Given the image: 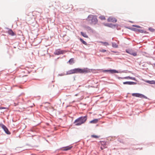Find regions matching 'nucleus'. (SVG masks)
Returning a JSON list of instances; mask_svg holds the SVG:
<instances>
[{
	"label": "nucleus",
	"instance_id": "obj_1",
	"mask_svg": "<svg viewBox=\"0 0 155 155\" xmlns=\"http://www.w3.org/2000/svg\"><path fill=\"white\" fill-rule=\"evenodd\" d=\"M93 69H89L87 68H74L66 72V75L71 74H86L92 71Z\"/></svg>",
	"mask_w": 155,
	"mask_h": 155
},
{
	"label": "nucleus",
	"instance_id": "obj_2",
	"mask_svg": "<svg viewBox=\"0 0 155 155\" xmlns=\"http://www.w3.org/2000/svg\"><path fill=\"white\" fill-rule=\"evenodd\" d=\"M87 115L84 116H81L76 119L74 122L75 126H80L84 124L87 120Z\"/></svg>",
	"mask_w": 155,
	"mask_h": 155
},
{
	"label": "nucleus",
	"instance_id": "obj_3",
	"mask_svg": "<svg viewBox=\"0 0 155 155\" xmlns=\"http://www.w3.org/2000/svg\"><path fill=\"white\" fill-rule=\"evenodd\" d=\"M87 20L88 21H91L90 24H96L98 22V20L96 16L93 15H89L88 16Z\"/></svg>",
	"mask_w": 155,
	"mask_h": 155
},
{
	"label": "nucleus",
	"instance_id": "obj_4",
	"mask_svg": "<svg viewBox=\"0 0 155 155\" xmlns=\"http://www.w3.org/2000/svg\"><path fill=\"white\" fill-rule=\"evenodd\" d=\"M103 25L105 26H107L110 28H112L113 29H115L116 28L117 30H119L120 29V28H118V27L119 26V25L118 24H114L111 23H104Z\"/></svg>",
	"mask_w": 155,
	"mask_h": 155
},
{
	"label": "nucleus",
	"instance_id": "obj_5",
	"mask_svg": "<svg viewBox=\"0 0 155 155\" xmlns=\"http://www.w3.org/2000/svg\"><path fill=\"white\" fill-rule=\"evenodd\" d=\"M103 71L104 72H109L111 74H113L116 73H122L125 72L124 71H118V70H117L114 69L104 70Z\"/></svg>",
	"mask_w": 155,
	"mask_h": 155
},
{
	"label": "nucleus",
	"instance_id": "obj_6",
	"mask_svg": "<svg viewBox=\"0 0 155 155\" xmlns=\"http://www.w3.org/2000/svg\"><path fill=\"white\" fill-rule=\"evenodd\" d=\"M132 95L134 97H135L142 98L147 99H148L149 100H150V99L149 98H148L147 96L140 93H133L132 94Z\"/></svg>",
	"mask_w": 155,
	"mask_h": 155
},
{
	"label": "nucleus",
	"instance_id": "obj_7",
	"mask_svg": "<svg viewBox=\"0 0 155 155\" xmlns=\"http://www.w3.org/2000/svg\"><path fill=\"white\" fill-rule=\"evenodd\" d=\"M0 127L3 129L6 134L8 135H10L11 134V132L9 131L8 129L3 124H0Z\"/></svg>",
	"mask_w": 155,
	"mask_h": 155
},
{
	"label": "nucleus",
	"instance_id": "obj_8",
	"mask_svg": "<svg viewBox=\"0 0 155 155\" xmlns=\"http://www.w3.org/2000/svg\"><path fill=\"white\" fill-rule=\"evenodd\" d=\"M126 52L134 56H136L137 55V53L135 52L132 49H128L125 50Z\"/></svg>",
	"mask_w": 155,
	"mask_h": 155
},
{
	"label": "nucleus",
	"instance_id": "obj_9",
	"mask_svg": "<svg viewBox=\"0 0 155 155\" xmlns=\"http://www.w3.org/2000/svg\"><path fill=\"white\" fill-rule=\"evenodd\" d=\"M66 51L65 50H61L60 49H56L54 52V54L55 55H58L64 54Z\"/></svg>",
	"mask_w": 155,
	"mask_h": 155
},
{
	"label": "nucleus",
	"instance_id": "obj_10",
	"mask_svg": "<svg viewBox=\"0 0 155 155\" xmlns=\"http://www.w3.org/2000/svg\"><path fill=\"white\" fill-rule=\"evenodd\" d=\"M108 22H112L114 23L116 22L117 20L115 18H113L112 17H110L107 19Z\"/></svg>",
	"mask_w": 155,
	"mask_h": 155
},
{
	"label": "nucleus",
	"instance_id": "obj_11",
	"mask_svg": "<svg viewBox=\"0 0 155 155\" xmlns=\"http://www.w3.org/2000/svg\"><path fill=\"white\" fill-rule=\"evenodd\" d=\"M73 147V146H67L62 147V148H63L62 150L64 151H67L70 150Z\"/></svg>",
	"mask_w": 155,
	"mask_h": 155
},
{
	"label": "nucleus",
	"instance_id": "obj_12",
	"mask_svg": "<svg viewBox=\"0 0 155 155\" xmlns=\"http://www.w3.org/2000/svg\"><path fill=\"white\" fill-rule=\"evenodd\" d=\"M123 84L124 85L128 84V85H135L137 84V82L131 81H126L123 82Z\"/></svg>",
	"mask_w": 155,
	"mask_h": 155
},
{
	"label": "nucleus",
	"instance_id": "obj_13",
	"mask_svg": "<svg viewBox=\"0 0 155 155\" xmlns=\"http://www.w3.org/2000/svg\"><path fill=\"white\" fill-rule=\"evenodd\" d=\"M6 28L8 30V33L9 35L12 36H14L15 35V33L13 32V31L12 29L9 28Z\"/></svg>",
	"mask_w": 155,
	"mask_h": 155
},
{
	"label": "nucleus",
	"instance_id": "obj_14",
	"mask_svg": "<svg viewBox=\"0 0 155 155\" xmlns=\"http://www.w3.org/2000/svg\"><path fill=\"white\" fill-rule=\"evenodd\" d=\"M100 119V118H98V119H94L93 120L90 121L89 122L91 124H96L97 123L98 121Z\"/></svg>",
	"mask_w": 155,
	"mask_h": 155
},
{
	"label": "nucleus",
	"instance_id": "obj_15",
	"mask_svg": "<svg viewBox=\"0 0 155 155\" xmlns=\"http://www.w3.org/2000/svg\"><path fill=\"white\" fill-rule=\"evenodd\" d=\"M67 63H69L70 64L72 65L74 63V58H71L67 62Z\"/></svg>",
	"mask_w": 155,
	"mask_h": 155
},
{
	"label": "nucleus",
	"instance_id": "obj_16",
	"mask_svg": "<svg viewBox=\"0 0 155 155\" xmlns=\"http://www.w3.org/2000/svg\"><path fill=\"white\" fill-rule=\"evenodd\" d=\"M8 108L7 107H1L0 106V115L2 113V112H3L4 111H6L5 110H2V109H8Z\"/></svg>",
	"mask_w": 155,
	"mask_h": 155
},
{
	"label": "nucleus",
	"instance_id": "obj_17",
	"mask_svg": "<svg viewBox=\"0 0 155 155\" xmlns=\"http://www.w3.org/2000/svg\"><path fill=\"white\" fill-rule=\"evenodd\" d=\"M80 33L81 35L83 37L87 38H89L88 36L87 35L85 32L84 33L83 31H81Z\"/></svg>",
	"mask_w": 155,
	"mask_h": 155
},
{
	"label": "nucleus",
	"instance_id": "obj_18",
	"mask_svg": "<svg viewBox=\"0 0 155 155\" xmlns=\"http://www.w3.org/2000/svg\"><path fill=\"white\" fill-rule=\"evenodd\" d=\"M85 27L86 29L89 31L91 32L92 33L94 32L93 30L89 26L86 25Z\"/></svg>",
	"mask_w": 155,
	"mask_h": 155
},
{
	"label": "nucleus",
	"instance_id": "obj_19",
	"mask_svg": "<svg viewBox=\"0 0 155 155\" xmlns=\"http://www.w3.org/2000/svg\"><path fill=\"white\" fill-rule=\"evenodd\" d=\"M133 29V31H135L136 33H137V32H138L141 33H142V29H138L135 28H134V29Z\"/></svg>",
	"mask_w": 155,
	"mask_h": 155
},
{
	"label": "nucleus",
	"instance_id": "obj_20",
	"mask_svg": "<svg viewBox=\"0 0 155 155\" xmlns=\"http://www.w3.org/2000/svg\"><path fill=\"white\" fill-rule=\"evenodd\" d=\"M127 78V79H131L132 80H134L136 81H137V80L136 79V78L135 77H130V76H127V78Z\"/></svg>",
	"mask_w": 155,
	"mask_h": 155
},
{
	"label": "nucleus",
	"instance_id": "obj_21",
	"mask_svg": "<svg viewBox=\"0 0 155 155\" xmlns=\"http://www.w3.org/2000/svg\"><path fill=\"white\" fill-rule=\"evenodd\" d=\"M146 82L150 84H155V81L154 80H147L146 81Z\"/></svg>",
	"mask_w": 155,
	"mask_h": 155
},
{
	"label": "nucleus",
	"instance_id": "obj_22",
	"mask_svg": "<svg viewBox=\"0 0 155 155\" xmlns=\"http://www.w3.org/2000/svg\"><path fill=\"white\" fill-rule=\"evenodd\" d=\"M79 40L83 44L86 45H87V43L85 41H84L82 38H79Z\"/></svg>",
	"mask_w": 155,
	"mask_h": 155
},
{
	"label": "nucleus",
	"instance_id": "obj_23",
	"mask_svg": "<svg viewBox=\"0 0 155 155\" xmlns=\"http://www.w3.org/2000/svg\"><path fill=\"white\" fill-rule=\"evenodd\" d=\"M100 143L101 144L102 146H105L106 147V145H107V143L106 142L104 141H100Z\"/></svg>",
	"mask_w": 155,
	"mask_h": 155
},
{
	"label": "nucleus",
	"instance_id": "obj_24",
	"mask_svg": "<svg viewBox=\"0 0 155 155\" xmlns=\"http://www.w3.org/2000/svg\"><path fill=\"white\" fill-rule=\"evenodd\" d=\"M112 46L113 48H118V45L115 42H112Z\"/></svg>",
	"mask_w": 155,
	"mask_h": 155
},
{
	"label": "nucleus",
	"instance_id": "obj_25",
	"mask_svg": "<svg viewBox=\"0 0 155 155\" xmlns=\"http://www.w3.org/2000/svg\"><path fill=\"white\" fill-rule=\"evenodd\" d=\"M115 77L117 78H118L119 79H127V78H127L126 77H119L117 75L115 74Z\"/></svg>",
	"mask_w": 155,
	"mask_h": 155
},
{
	"label": "nucleus",
	"instance_id": "obj_26",
	"mask_svg": "<svg viewBox=\"0 0 155 155\" xmlns=\"http://www.w3.org/2000/svg\"><path fill=\"white\" fill-rule=\"evenodd\" d=\"M148 30L152 32H154L155 31V29L151 27H149Z\"/></svg>",
	"mask_w": 155,
	"mask_h": 155
},
{
	"label": "nucleus",
	"instance_id": "obj_27",
	"mask_svg": "<svg viewBox=\"0 0 155 155\" xmlns=\"http://www.w3.org/2000/svg\"><path fill=\"white\" fill-rule=\"evenodd\" d=\"M100 137V136H98L97 135H92L91 136V137L92 138H98L99 137Z\"/></svg>",
	"mask_w": 155,
	"mask_h": 155
},
{
	"label": "nucleus",
	"instance_id": "obj_28",
	"mask_svg": "<svg viewBox=\"0 0 155 155\" xmlns=\"http://www.w3.org/2000/svg\"><path fill=\"white\" fill-rule=\"evenodd\" d=\"M132 26L133 27H136L137 28H142V27H141L140 26L138 25H132Z\"/></svg>",
	"mask_w": 155,
	"mask_h": 155
},
{
	"label": "nucleus",
	"instance_id": "obj_29",
	"mask_svg": "<svg viewBox=\"0 0 155 155\" xmlns=\"http://www.w3.org/2000/svg\"><path fill=\"white\" fill-rule=\"evenodd\" d=\"M99 18L101 20H104L106 19L105 17L103 15L100 16Z\"/></svg>",
	"mask_w": 155,
	"mask_h": 155
},
{
	"label": "nucleus",
	"instance_id": "obj_30",
	"mask_svg": "<svg viewBox=\"0 0 155 155\" xmlns=\"http://www.w3.org/2000/svg\"><path fill=\"white\" fill-rule=\"evenodd\" d=\"M101 43H103L105 46H107L109 45V44L108 42H101Z\"/></svg>",
	"mask_w": 155,
	"mask_h": 155
},
{
	"label": "nucleus",
	"instance_id": "obj_31",
	"mask_svg": "<svg viewBox=\"0 0 155 155\" xmlns=\"http://www.w3.org/2000/svg\"><path fill=\"white\" fill-rule=\"evenodd\" d=\"M126 27L128 29H129L131 31H133V30H134L133 29H134V28L130 27Z\"/></svg>",
	"mask_w": 155,
	"mask_h": 155
},
{
	"label": "nucleus",
	"instance_id": "obj_32",
	"mask_svg": "<svg viewBox=\"0 0 155 155\" xmlns=\"http://www.w3.org/2000/svg\"><path fill=\"white\" fill-rule=\"evenodd\" d=\"M107 51L105 49H102V50H100L99 51L101 52H104Z\"/></svg>",
	"mask_w": 155,
	"mask_h": 155
},
{
	"label": "nucleus",
	"instance_id": "obj_33",
	"mask_svg": "<svg viewBox=\"0 0 155 155\" xmlns=\"http://www.w3.org/2000/svg\"><path fill=\"white\" fill-rule=\"evenodd\" d=\"M65 75H66V74H64V73H61V74H59L58 75V76H64Z\"/></svg>",
	"mask_w": 155,
	"mask_h": 155
},
{
	"label": "nucleus",
	"instance_id": "obj_34",
	"mask_svg": "<svg viewBox=\"0 0 155 155\" xmlns=\"http://www.w3.org/2000/svg\"><path fill=\"white\" fill-rule=\"evenodd\" d=\"M141 33H144V34H148V32H147L146 31H144V30H142Z\"/></svg>",
	"mask_w": 155,
	"mask_h": 155
},
{
	"label": "nucleus",
	"instance_id": "obj_35",
	"mask_svg": "<svg viewBox=\"0 0 155 155\" xmlns=\"http://www.w3.org/2000/svg\"><path fill=\"white\" fill-rule=\"evenodd\" d=\"M118 141H119L120 143H122L123 142V140H122L121 139H120V138H118L117 139Z\"/></svg>",
	"mask_w": 155,
	"mask_h": 155
},
{
	"label": "nucleus",
	"instance_id": "obj_36",
	"mask_svg": "<svg viewBox=\"0 0 155 155\" xmlns=\"http://www.w3.org/2000/svg\"><path fill=\"white\" fill-rule=\"evenodd\" d=\"M106 147H105V146H101V150H103Z\"/></svg>",
	"mask_w": 155,
	"mask_h": 155
},
{
	"label": "nucleus",
	"instance_id": "obj_37",
	"mask_svg": "<svg viewBox=\"0 0 155 155\" xmlns=\"http://www.w3.org/2000/svg\"><path fill=\"white\" fill-rule=\"evenodd\" d=\"M111 52H114V53H119L118 52V51H111Z\"/></svg>",
	"mask_w": 155,
	"mask_h": 155
},
{
	"label": "nucleus",
	"instance_id": "obj_38",
	"mask_svg": "<svg viewBox=\"0 0 155 155\" xmlns=\"http://www.w3.org/2000/svg\"><path fill=\"white\" fill-rule=\"evenodd\" d=\"M73 78H74V81H75V78H76V77L75 76H74Z\"/></svg>",
	"mask_w": 155,
	"mask_h": 155
},
{
	"label": "nucleus",
	"instance_id": "obj_39",
	"mask_svg": "<svg viewBox=\"0 0 155 155\" xmlns=\"http://www.w3.org/2000/svg\"><path fill=\"white\" fill-rule=\"evenodd\" d=\"M129 22H130V23H134V22L133 21H129Z\"/></svg>",
	"mask_w": 155,
	"mask_h": 155
},
{
	"label": "nucleus",
	"instance_id": "obj_40",
	"mask_svg": "<svg viewBox=\"0 0 155 155\" xmlns=\"http://www.w3.org/2000/svg\"><path fill=\"white\" fill-rule=\"evenodd\" d=\"M14 104L15 106H16L17 105V104H16L15 103H14Z\"/></svg>",
	"mask_w": 155,
	"mask_h": 155
},
{
	"label": "nucleus",
	"instance_id": "obj_41",
	"mask_svg": "<svg viewBox=\"0 0 155 155\" xmlns=\"http://www.w3.org/2000/svg\"><path fill=\"white\" fill-rule=\"evenodd\" d=\"M31 71H30V72H29V71H28V73H29Z\"/></svg>",
	"mask_w": 155,
	"mask_h": 155
},
{
	"label": "nucleus",
	"instance_id": "obj_42",
	"mask_svg": "<svg viewBox=\"0 0 155 155\" xmlns=\"http://www.w3.org/2000/svg\"><path fill=\"white\" fill-rule=\"evenodd\" d=\"M46 140V141H47L48 142V140Z\"/></svg>",
	"mask_w": 155,
	"mask_h": 155
},
{
	"label": "nucleus",
	"instance_id": "obj_43",
	"mask_svg": "<svg viewBox=\"0 0 155 155\" xmlns=\"http://www.w3.org/2000/svg\"><path fill=\"white\" fill-rule=\"evenodd\" d=\"M154 65L155 66V64H154Z\"/></svg>",
	"mask_w": 155,
	"mask_h": 155
},
{
	"label": "nucleus",
	"instance_id": "obj_44",
	"mask_svg": "<svg viewBox=\"0 0 155 155\" xmlns=\"http://www.w3.org/2000/svg\"><path fill=\"white\" fill-rule=\"evenodd\" d=\"M49 136H48V137H49Z\"/></svg>",
	"mask_w": 155,
	"mask_h": 155
},
{
	"label": "nucleus",
	"instance_id": "obj_45",
	"mask_svg": "<svg viewBox=\"0 0 155 155\" xmlns=\"http://www.w3.org/2000/svg\"><path fill=\"white\" fill-rule=\"evenodd\" d=\"M53 86L54 87V85H53Z\"/></svg>",
	"mask_w": 155,
	"mask_h": 155
}]
</instances>
